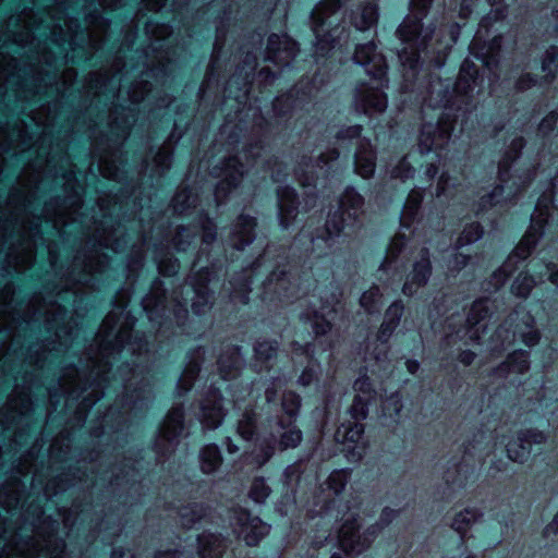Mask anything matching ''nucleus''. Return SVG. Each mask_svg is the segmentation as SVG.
<instances>
[{"mask_svg":"<svg viewBox=\"0 0 558 558\" xmlns=\"http://www.w3.org/2000/svg\"><path fill=\"white\" fill-rule=\"evenodd\" d=\"M272 397H274L272 392L266 391V398H267L268 401H270L272 399Z\"/></svg>","mask_w":558,"mask_h":558,"instance_id":"680f3d73","label":"nucleus"},{"mask_svg":"<svg viewBox=\"0 0 558 558\" xmlns=\"http://www.w3.org/2000/svg\"><path fill=\"white\" fill-rule=\"evenodd\" d=\"M313 380V373L312 371H304L303 374L300 376L299 381L306 386Z\"/></svg>","mask_w":558,"mask_h":558,"instance_id":"603ef678","label":"nucleus"},{"mask_svg":"<svg viewBox=\"0 0 558 558\" xmlns=\"http://www.w3.org/2000/svg\"><path fill=\"white\" fill-rule=\"evenodd\" d=\"M350 414L355 421L364 420L367 415L366 399L357 396L350 408Z\"/></svg>","mask_w":558,"mask_h":558,"instance_id":"2f4dec72","label":"nucleus"},{"mask_svg":"<svg viewBox=\"0 0 558 558\" xmlns=\"http://www.w3.org/2000/svg\"><path fill=\"white\" fill-rule=\"evenodd\" d=\"M223 416L221 397L217 393H211L202 405V423L207 428H216L221 424Z\"/></svg>","mask_w":558,"mask_h":558,"instance_id":"4468645a","label":"nucleus"},{"mask_svg":"<svg viewBox=\"0 0 558 558\" xmlns=\"http://www.w3.org/2000/svg\"><path fill=\"white\" fill-rule=\"evenodd\" d=\"M286 198L287 199H290V198L293 199L294 198L293 191H290L288 189L282 191V194L280 195V211H281V214L284 210L288 211V204L286 203Z\"/></svg>","mask_w":558,"mask_h":558,"instance_id":"37998d69","label":"nucleus"},{"mask_svg":"<svg viewBox=\"0 0 558 558\" xmlns=\"http://www.w3.org/2000/svg\"><path fill=\"white\" fill-rule=\"evenodd\" d=\"M405 365H407V369L411 374H415L420 368V363L416 360H408L405 362Z\"/></svg>","mask_w":558,"mask_h":558,"instance_id":"864d4df0","label":"nucleus"},{"mask_svg":"<svg viewBox=\"0 0 558 558\" xmlns=\"http://www.w3.org/2000/svg\"><path fill=\"white\" fill-rule=\"evenodd\" d=\"M235 167H236V160L235 159L229 160L227 168H226V177H231L233 179L231 169H235Z\"/></svg>","mask_w":558,"mask_h":558,"instance_id":"5fc2aeb1","label":"nucleus"},{"mask_svg":"<svg viewBox=\"0 0 558 558\" xmlns=\"http://www.w3.org/2000/svg\"><path fill=\"white\" fill-rule=\"evenodd\" d=\"M305 315L306 319L312 323V328L316 335H325L330 330L331 324L325 318L324 314H319L314 311L313 313H306Z\"/></svg>","mask_w":558,"mask_h":558,"instance_id":"cd10ccee","label":"nucleus"},{"mask_svg":"<svg viewBox=\"0 0 558 558\" xmlns=\"http://www.w3.org/2000/svg\"><path fill=\"white\" fill-rule=\"evenodd\" d=\"M337 545L345 553L359 554L373 541L372 533H360L359 504H340L336 510L332 527Z\"/></svg>","mask_w":558,"mask_h":558,"instance_id":"39448f33","label":"nucleus"},{"mask_svg":"<svg viewBox=\"0 0 558 558\" xmlns=\"http://www.w3.org/2000/svg\"><path fill=\"white\" fill-rule=\"evenodd\" d=\"M282 407L287 414L292 417L296 414L300 408V398L293 393L288 392L283 396Z\"/></svg>","mask_w":558,"mask_h":558,"instance_id":"72a5a7b5","label":"nucleus"},{"mask_svg":"<svg viewBox=\"0 0 558 558\" xmlns=\"http://www.w3.org/2000/svg\"><path fill=\"white\" fill-rule=\"evenodd\" d=\"M361 133V128L359 125L350 126L345 131H342L340 136L342 137H356Z\"/></svg>","mask_w":558,"mask_h":558,"instance_id":"09e8293b","label":"nucleus"},{"mask_svg":"<svg viewBox=\"0 0 558 558\" xmlns=\"http://www.w3.org/2000/svg\"><path fill=\"white\" fill-rule=\"evenodd\" d=\"M158 558H177V553L167 551L158 555Z\"/></svg>","mask_w":558,"mask_h":558,"instance_id":"13d9d810","label":"nucleus"},{"mask_svg":"<svg viewBox=\"0 0 558 558\" xmlns=\"http://www.w3.org/2000/svg\"><path fill=\"white\" fill-rule=\"evenodd\" d=\"M519 310L513 311L506 322L498 327L496 336L502 338L501 344L511 343L518 337L527 345H535L539 340V332L534 329L535 319L530 313H522V319L517 323Z\"/></svg>","mask_w":558,"mask_h":558,"instance_id":"423d86ee","label":"nucleus"},{"mask_svg":"<svg viewBox=\"0 0 558 558\" xmlns=\"http://www.w3.org/2000/svg\"><path fill=\"white\" fill-rule=\"evenodd\" d=\"M483 234L484 230L480 223L473 222L468 225L457 240V248L463 247L465 245L478 241L483 236Z\"/></svg>","mask_w":558,"mask_h":558,"instance_id":"393cba45","label":"nucleus"},{"mask_svg":"<svg viewBox=\"0 0 558 558\" xmlns=\"http://www.w3.org/2000/svg\"><path fill=\"white\" fill-rule=\"evenodd\" d=\"M395 245V241L388 246L386 247V257H385V260H386V269L388 268V263H389V257L390 255L393 257L395 256V252L392 250V246Z\"/></svg>","mask_w":558,"mask_h":558,"instance_id":"6e6d98bb","label":"nucleus"},{"mask_svg":"<svg viewBox=\"0 0 558 558\" xmlns=\"http://www.w3.org/2000/svg\"><path fill=\"white\" fill-rule=\"evenodd\" d=\"M558 121V113L556 111L549 112L539 123L538 131L546 135L555 129Z\"/></svg>","mask_w":558,"mask_h":558,"instance_id":"e433bc0d","label":"nucleus"},{"mask_svg":"<svg viewBox=\"0 0 558 558\" xmlns=\"http://www.w3.org/2000/svg\"><path fill=\"white\" fill-rule=\"evenodd\" d=\"M390 510L388 509V507H386V512H385V515H386V522L390 519Z\"/></svg>","mask_w":558,"mask_h":558,"instance_id":"052dcab7","label":"nucleus"},{"mask_svg":"<svg viewBox=\"0 0 558 558\" xmlns=\"http://www.w3.org/2000/svg\"><path fill=\"white\" fill-rule=\"evenodd\" d=\"M183 429V411L181 408H172L168 413L161 428V437L167 440L174 439Z\"/></svg>","mask_w":558,"mask_h":558,"instance_id":"a211bd4d","label":"nucleus"},{"mask_svg":"<svg viewBox=\"0 0 558 558\" xmlns=\"http://www.w3.org/2000/svg\"><path fill=\"white\" fill-rule=\"evenodd\" d=\"M504 0H487L490 4V12L478 23L477 31L470 44V54L478 60L489 74L497 77L496 70L499 65V56L502 45V36L496 35L490 40H486L494 23L501 22L507 16V5Z\"/></svg>","mask_w":558,"mask_h":558,"instance_id":"20e7f679","label":"nucleus"},{"mask_svg":"<svg viewBox=\"0 0 558 558\" xmlns=\"http://www.w3.org/2000/svg\"><path fill=\"white\" fill-rule=\"evenodd\" d=\"M355 170L363 178H369L375 171V157L369 144L363 143L355 155Z\"/></svg>","mask_w":558,"mask_h":558,"instance_id":"f3484780","label":"nucleus"},{"mask_svg":"<svg viewBox=\"0 0 558 558\" xmlns=\"http://www.w3.org/2000/svg\"><path fill=\"white\" fill-rule=\"evenodd\" d=\"M544 268L549 281L558 287V268H556V265L549 262L544 265Z\"/></svg>","mask_w":558,"mask_h":558,"instance_id":"58836bf2","label":"nucleus"},{"mask_svg":"<svg viewBox=\"0 0 558 558\" xmlns=\"http://www.w3.org/2000/svg\"><path fill=\"white\" fill-rule=\"evenodd\" d=\"M435 1L411 0V14L400 24L397 35L404 44L399 52V59L404 71L405 88L417 92L424 119L428 114L427 110L439 111L436 123L427 121L423 123L418 136V149L421 154L434 150L440 158L442 150L451 141L458 113L464 114L469 111L472 93L477 84L478 68L469 57L462 62L454 83L451 80H441L434 75L418 82V73L422 68L421 53L426 51L435 34L434 27H423L422 20L427 15Z\"/></svg>","mask_w":558,"mask_h":558,"instance_id":"f257e3e1","label":"nucleus"},{"mask_svg":"<svg viewBox=\"0 0 558 558\" xmlns=\"http://www.w3.org/2000/svg\"><path fill=\"white\" fill-rule=\"evenodd\" d=\"M550 185L551 190L549 193H544L537 199L529 230L504 265L492 275L488 284L494 291H497L505 284L517 268V263L525 260L531 255L537 242L544 235L545 227L550 217V207H555L558 210V173L553 178Z\"/></svg>","mask_w":558,"mask_h":558,"instance_id":"f03ea898","label":"nucleus"},{"mask_svg":"<svg viewBox=\"0 0 558 558\" xmlns=\"http://www.w3.org/2000/svg\"><path fill=\"white\" fill-rule=\"evenodd\" d=\"M489 299L482 298L473 302L466 317V332L472 341H480L487 330L486 319L490 318Z\"/></svg>","mask_w":558,"mask_h":558,"instance_id":"1a4fd4ad","label":"nucleus"},{"mask_svg":"<svg viewBox=\"0 0 558 558\" xmlns=\"http://www.w3.org/2000/svg\"><path fill=\"white\" fill-rule=\"evenodd\" d=\"M354 389L356 391H360V392H367V391H369L371 390V384L368 381V378H366V377L359 378L354 383Z\"/></svg>","mask_w":558,"mask_h":558,"instance_id":"a18cd8bd","label":"nucleus"},{"mask_svg":"<svg viewBox=\"0 0 558 558\" xmlns=\"http://www.w3.org/2000/svg\"><path fill=\"white\" fill-rule=\"evenodd\" d=\"M553 14L558 20V8L553 11Z\"/></svg>","mask_w":558,"mask_h":558,"instance_id":"e2e57ef3","label":"nucleus"},{"mask_svg":"<svg viewBox=\"0 0 558 558\" xmlns=\"http://www.w3.org/2000/svg\"><path fill=\"white\" fill-rule=\"evenodd\" d=\"M483 513H480L475 509H465L462 512H459L452 522V529L457 531L460 534L461 543H463V537L466 532V530L470 527V525L477 521L480 517H482Z\"/></svg>","mask_w":558,"mask_h":558,"instance_id":"6ab92c4d","label":"nucleus"},{"mask_svg":"<svg viewBox=\"0 0 558 558\" xmlns=\"http://www.w3.org/2000/svg\"><path fill=\"white\" fill-rule=\"evenodd\" d=\"M475 353L471 350H464L459 354V362L462 363L465 366L471 365L475 360Z\"/></svg>","mask_w":558,"mask_h":558,"instance_id":"79ce46f5","label":"nucleus"},{"mask_svg":"<svg viewBox=\"0 0 558 558\" xmlns=\"http://www.w3.org/2000/svg\"><path fill=\"white\" fill-rule=\"evenodd\" d=\"M255 432V418L252 414L245 413L239 421L238 433L243 439H251Z\"/></svg>","mask_w":558,"mask_h":558,"instance_id":"c85d7f7f","label":"nucleus"},{"mask_svg":"<svg viewBox=\"0 0 558 558\" xmlns=\"http://www.w3.org/2000/svg\"><path fill=\"white\" fill-rule=\"evenodd\" d=\"M404 306L401 301L393 302L386 310V336L391 333L398 326L400 318L403 314Z\"/></svg>","mask_w":558,"mask_h":558,"instance_id":"bb28decb","label":"nucleus"},{"mask_svg":"<svg viewBox=\"0 0 558 558\" xmlns=\"http://www.w3.org/2000/svg\"><path fill=\"white\" fill-rule=\"evenodd\" d=\"M371 84L369 90L360 89L359 95L362 97L365 107L377 108L380 105L379 96L381 93L379 89L381 87V73L376 74Z\"/></svg>","mask_w":558,"mask_h":558,"instance_id":"4be33fe9","label":"nucleus"},{"mask_svg":"<svg viewBox=\"0 0 558 558\" xmlns=\"http://www.w3.org/2000/svg\"><path fill=\"white\" fill-rule=\"evenodd\" d=\"M423 202V191L413 189L404 203L403 206V217L413 221L420 210L421 204Z\"/></svg>","mask_w":558,"mask_h":558,"instance_id":"5701e85b","label":"nucleus"},{"mask_svg":"<svg viewBox=\"0 0 558 558\" xmlns=\"http://www.w3.org/2000/svg\"><path fill=\"white\" fill-rule=\"evenodd\" d=\"M483 234L484 230L480 223L473 222L468 225L457 240V248L463 247L465 245L478 241L483 236Z\"/></svg>","mask_w":558,"mask_h":558,"instance_id":"b1692460","label":"nucleus"},{"mask_svg":"<svg viewBox=\"0 0 558 558\" xmlns=\"http://www.w3.org/2000/svg\"><path fill=\"white\" fill-rule=\"evenodd\" d=\"M375 53V46L373 44L362 45L356 48L354 59L357 63L367 64L373 61Z\"/></svg>","mask_w":558,"mask_h":558,"instance_id":"7c9ffc66","label":"nucleus"},{"mask_svg":"<svg viewBox=\"0 0 558 558\" xmlns=\"http://www.w3.org/2000/svg\"><path fill=\"white\" fill-rule=\"evenodd\" d=\"M391 405L393 407L395 412L398 415L402 408L401 400L398 395H391L389 398H386V411Z\"/></svg>","mask_w":558,"mask_h":558,"instance_id":"a19ab883","label":"nucleus"},{"mask_svg":"<svg viewBox=\"0 0 558 558\" xmlns=\"http://www.w3.org/2000/svg\"><path fill=\"white\" fill-rule=\"evenodd\" d=\"M363 206V198L354 190H347L341 198L339 211L329 215L326 221V231L330 236L339 234L344 229V216L355 220Z\"/></svg>","mask_w":558,"mask_h":558,"instance_id":"0eeeda50","label":"nucleus"},{"mask_svg":"<svg viewBox=\"0 0 558 558\" xmlns=\"http://www.w3.org/2000/svg\"><path fill=\"white\" fill-rule=\"evenodd\" d=\"M471 5H472V0H462L459 15L463 19L468 17V15L472 12Z\"/></svg>","mask_w":558,"mask_h":558,"instance_id":"de8ad7c7","label":"nucleus"},{"mask_svg":"<svg viewBox=\"0 0 558 558\" xmlns=\"http://www.w3.org/2000/svg\"><path fill=\"white\" fill-rule=\"evenodd\" d=\"M274 451H275V449L271 447L263 450V454L256 457V463L258 465L266 463L270 459V457L274 454Z\"/></svg>","mask_w":558,"mask_h":558,"instance_id":"49530a36","label":"nucleus"},{"mask_svg":"<svg viewBox=\"0 0 558 558\" xmlns=\"http://www.w3.org/2000/svg\"><path fill=\"white\" fill-rule=\"evenodd\" d=\"M414 173L415 169L408 162L407 158L400 160L399 165L392 170V175L401 180L413 178Z\"/></svg>","mask_w":558,"mask_h":558,"instance_id":"c9c22d12","label":"nucleus"},{"mask_svg":"<svg viewBox=\"0 0 558 558\" xmlns=\"http://www.w3.org/2000/svg\"><path fill=\"white\" fill-rule=\"evenodd\" d=\"M432 275V264L428 248L421 251V257L413 265V269L408 276L402 291L405 295L412 296L418 288L425 286Z\"/></svg>","mask_w":558,"mask_h":558,"instance_id":"9b49d317","label":"nucleus"},{"mask_svg":"<svg viewBox=\"0 0 558 558\" xmlns=\"http://www.w3.org/2000/svg\"><path fill=\"white\" fill-rule=\"evenodd\" d=\"M470 257L464 254L457 253L453 257V265H450L451 270H460L469 263Z\"/></svg>","mask_w":558,"mask_h":558,"instance_id":"ea45409f","label":"nucleus"},{"mask_svg":"<svg viewBox=\"0 0 558 558\" xmlns=\"http://www.w3.org/2000/svg\"><path fill=\"white\" fill-rule=\"evenodd\" d=\"M546 439L543 432L529 429L521 432L517 440L509 441L506 445L507 453L510 460L517 462H523L531 452L532 444H542Z\"/></svg>","mask_w":558,"mask_h":558,"instance_id":"f8f14e48","label":"nucleus"},{"mask_svg":"<svg viewBox=\"0 0 558 558\" xmlns=\"http://www.w3.org/2000/svg\"><path fill=\"white\" fill-rule=\"evenodd\" d=\"M345 480V473L343 471H337V472H333L330 477H329V482H330V485H332V483L335 482H339L341 487L343 486V481Z\"/></svg>","mask_w":558,"mask_h":558,"instance_id":"8fccbe9b","label":"nucleus"},{"mask_svg":"<svg viewBox=\"0 0 558 558\" xmlns=\"http://www.w3.org/2000/svg\"><path fill=\"white\" fill-rule=\"evenodd\" d=\"M282 432L280 433L279 449L286 450L295 448L302 440V433L295 426L289 423L287 426L279 424Z\"/></svg>","mask_w":558,"mask_h":558,"instance_id":"412c9836","label":"nucleus"},{"mask_svg":"<svg viewBox=\"0 0 558 558\" xmlns=\"http://www.w3.org/2000/svg\"><path fill=\"white\" fill-rule=\"evenodd\" d=\"M270 488L267 486L264 480H255L252 484L250 496L256 502H264L269 496Z\"/></svg>","mask_w":558,"mask_h":558,"instance_id":"c756f323","label":"nucleus"},{"mask_svg":"<svg viewBox=\"0 0 558 558\" xmlns=\"http://www.w3.org/2000/svg\"><path fill=\"white\" fill-rule=\"evenodd\" d=\"M438 173V167L435 163H429L426 168L425 175L428 180H433Z\"/></svg>","mask_w":558,"mask_h":558,"instance_id":"3c124183","label":"nucleus"},{"mask_svg":"<svg viewBox=\"0 0 558 558\" xmlns=\"http://www.w3.org/2000/svg\"><path fill=\"white\" fill-rule=\"evenodd\" d=\"M558 68V47L550 46L542 59V71L545 76L539 81L533 74L526 73L521 75L515 82V88L519 92H524L533 86H543L551 84L556 77Z\"/></svg>","mask_w":558,"mask_h":558,"instance_id":"6e6552de","label":"nucleus"},{"mask_svg":"<svg viewBox=\"0 0 558 558\" xmlns=\"http://www.w3.org/2000/svg\"><path fill=\"white\" fill-rule=\"evenodd\" d=\"M280 41L281 40H280V38L277 35L270 36L269 40H268L269 50L274 51L275 50L274 46L279 44Z\"/></svg>","mask_w":558,"mask_h":558,"instance_id":"4d7b16f0","label":"nucleus"},{"mask_svg":"<svg viewBox=\"0 0 558 558\" xmlns=\"http://www.w3.org/2000/svg\"><path fill=\"white\" fill-rule=\"evenodd\" d=\"M221 463L220 452L217 446H206L201 452V468L204 473L215 472Z\"/></svg>","mask_w":558,"mask_h":558,"instance_id":"aec40b11","label":"nucleus"},{"mask_svg":"<svg viewBox=\"0 0 558 558\" xmlns=\"http://www.w3.org/2000/svg\"><path fill=\"white\" fill-rule=\"evenodd\" d=\"M244 225H245V231L247 233V239L245 240V242H242L240 244H235L238 248H243L244 245H246L252 240L251 236H250V233H251V231L254 228V221L251 218H244Z\"/></svg>","mask_w":558,"mask_h":558,"instance_id":"c03bdc74","label":"nucleus"},{"mask_svg":"<svg viewBox=\"0 0 558 558\" xmlns=\"http://www.w3.org/2000/svg\"><path fill=\"white\" fill-rule=\"evenodd\" d=\"M536 281L527 274H520L511 286V291L519 298H527Z\"/></svg>","mask_w":558,"mask_h":558,"instance_id":"a878e982","label":"nucleus"},{"mask_svg":"<svg viewBox=\"0 0 558 558\" xmlns=\"http://www.w3.org/2000/svg\"><path fill=\"white\" fill-rule=\"evenodd\" d=\"M331 558H342V557H340L338 555H332Z\"/></svg>","mask_w":558,"mask_h":558,"instance_id":"0e129e2a","label":"nucleus"},{"mask_svg":"<svg viewBox=\"0 0 558 558\" xmlns=\"http://www.w3.org/2000/svg\"><path fill=\"white\" fill-rule=\"evenodd\" d=\"M363 432V425L355 422L342 424L335 434L336 440L347 446V451L352 460H359L363 456L365 449Z\"/></svg>","mask_w":558,"mask_h":558,"instance_id":"9d476101","label":"nucleus"},{"mask_svg":"<svg viewBox=\"0 0 558 558\" xmlns=\"http://www.w3.org/2000/svg\"><path fill=\"white\" fill-rule=\"evenodd\" d=\"M465 558H475V557H474V556H468V557H465Z\"/></svg>","mask_w":558,"mask_h":558,"instance_id":"69168bd1","label":"nucleus"},{"mask_svg":"<svg viewBox=\"0 0 558 558\" xmlns=\"http://www.w3.org/2000/svg\"><path fill=\"white\" fill-rule=\"evenodd\" d=\"M380 300V290L379 288H372L368 291L364 292L361 296V305L367 311L372 312L374 308V304L379 302Z\"/></svg>","mask_w":558,"mask_h":558,"instance_id":"473e14b6","label":"nucleus"},{"mask_svg":"<svg viewBox=\"0 0 558 558\" xmlns=\"http://www.w3.org/2000/svg\"><path fill=\"white\" fill-rule=\"evenodd\" d=\"M238 450H239V449H238V447H236V446H234V445L231 442V440H230V439H228V451H229L230 453H234V452H236Z\"/></svg>","mask_w":558,"mask_h":558,"instance_id":"bf43d9fd","label":"nucleus"},{"mask_svg":"<svg viewBox=\"0 0 558 558\" xmlns=\"http://www.w3.org/2000/svg\"><path fill=\"white\" fill-rule=\"evenodd\" d=\"M449 175L446 173H441L439 177L437 189H436V197L441 196H453L450 192L451 186L449 185ZM452 189H456V185H452Z\"/></svg>","mask_w":558,"mask_h":558,"instance_id":"4c0bfd02","label":"nucleus"},{"mask_svg":"<svg viewBox=\"0 0 558 558\" xmlns=\"http://www.w3.org/2000/svg\"><path fill=\"white\" fill-rule=\"evenodd\" d=\"M269 526L264 524L259 519H248L239 530V535L250 546L256 545L260 538L267 535Z\"/></svg>","mask_w":558,"mask_h":558,"instance_id":"dca6fc26","label":"nucleus"},{"mask_svg":"<svg viewBox=\"0 0 558 558\" xmlns=\"http://www.w3.org/2000/svg\"><path fill=\"white\" fill-rule=\"evenodd\" d=\"M461 32L460 24L453 22L447 26H440L438 29L436 43L433 45V52L446 56L452 46L458 41Z\"/></svg>","mask_w":558,"mask_h":558,"instance_id":"2eb2a0df","label":"nucleus"},{"mask_svg":"<svg viewBox=\"0 0 558 558\" xmlns=\"http://www.w3.org/2000/svg\"><path fill=\"white\" fill-rule=\"evenodd\" d=\"M530 368L529 352L518 350L508 355L494 372L497 377L508 378L511 374H524Z\"/></svg>","mask_w":558,"mask_h":558,"instance_id":"ddd939ff","label":"nucleus"},{"mask_svg":"<svg viewBox=\"0 0 558 558\" xmlns=\"http://www.w3.org/2000/svg\"><path fill=\"white\" fill-rule=\"evenodd\" d=\"M277 351V343L272 341H262L255 347V352L258 359L268 360Z\"/></svg>","mask_w":558,"mask_h":558,"instance_id":"f704fd0d","label":"nucleus"},{"mask_svg":"<svg viewBox=\"0 0 558 558\" xmlns=\"http://www.w3.org/2000/svg\"><path fill=\"white\" fill-rule=\"evenodd\" d=\"M525 142L522 136L512 140L505 156L498 163V179L501 184L495 186L490 193L481 197L476 211L477 215L500 204L502 201L511 202L535 178L536 169L529 170L518 178L509 173L512 162L520 157Z\"/></svg>","mask_w":558,"mask_h":558,"instance_id":"7ed1b4c3","label":"nucleus"}]
</instances>
